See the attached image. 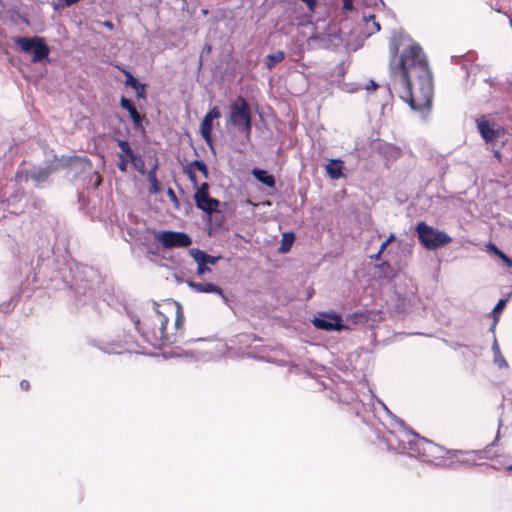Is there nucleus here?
<instances>
[{
	"instance_id": "43",
	"label": "nucleus",
	"mask_w": 512,
	"mask_h": 512,
	"mask_svg": "<svg viewBox=\"0 0 512 512\" xmlns=\"http://www.w3.org/2000/svg\"><path fill=\"white\" fill-rule=\"evenodd\" d=\"M104 25L110 29L113 28V24L110 21H106Z\"/></svg>"
},
{
	"instance_id": "40",
	"label": "nucleus",
	"mask_w": 512,
	"mask_h": 512,
	"mask_svg": "<svg viewBox=\"0 0 512 512\" xmlns=\"http://www.w3.org/2000/svg\"><path fill=\"white\" fill-rule=\"evenodd\" d=\"M382 254L383 253H380V250H378V252L376 254L371 255L370 258L373 260H380Z\"/></svg>"
},
{
	"instance_id": "3",
	"label": "nucleus",
	"mask_w": 512,
	"mask_h": 512,
	"mask_svg": "<svg viewBox=\"0 0 512 512\" xmlns=\"http://www.w3.org/2000/svg\"><path fill=\"white\" fill-rule=\"evenodd\" d=\"M410 454L436 466H448L449 450L417 434L408 440Z\"/></svg>"
},
{
	"instance_id": "9",
	"label": "nucleus",
	"mask_w": 512,
	"mask_h": 512,
	"mask_svg": "<svg viewBox=\"0 0 512 512\" xmlns=\"http://www.w3.org/2000/svg\"><path fill=\"white\" fill-rule=\"evenodd\" d=\"M476 125L481 137L487 144L494 143L504 132L499 125L490 123L485 116L476 119Z\"/></svg>"
},
{
	"instance_id": "38",
	"label": "nucleus",
	"mask_w": 512,
	"mask_h": 512,
	"mask_svg": "<svg viewBox=\"0 0 512 512\" xmlns=\"http://www.w3.org/2000/svg\"><path fill=\"white\" fill-rule=\"evenodd\" d=\"M20 387H21L23 390L28 391V390L30 389V383H29V381H27V380H22V381L20 382Z\"/></svg>"
},
{
	"instance_id": "13",
	"label": "nucleus",
	"mask_w": 512,
	"mask_h": 512,
	"mask_svg": "<svg viewBox=\"0 0 512 512\" xmlns=\"http://www.w3.org/2000/svg\"><path fill=\"white\" fill-rule=\"evenodd\" d=\"M117 144L119 148L125 153L126 156H129L131 164L134 166V168L140 172L141 174L145 173V162L143 158L134 153L129 142L126 140H117Z\"/></svg>"
},
{
	"instance_id": "5",
	"label": "nucleus",
	"mask_w": 512,
	"mask_h": 512,
	"mask_svg": "<svg viewBox=\"0 0 512 512\" xmlns=\"http://www.w3.org/2000/svg\"><path fill=\"white\" fill-rule=\"evenodd\" d=\"M14 43L17 48L27 54H32L31 62L38 63L48 58L50 48L45 42L44 38L39 36L34 37H16Z\"/></svg>"
},
{
	"instance_id": "21",
	"label": "nucleus",
	"mask_w": 512,
	"mask_h": 512,
	"mask_svg": "<svg viewBox=\"0 0 512 512\" xmlns=\"http://www.w3.org/2000/svg\"><path fill=\"white\" fill-rule=\"evenodd\" d=\"M295 240V235L293 232H286L282 235L281 243L279 246L280 253H287L290 251L293 242Z\"/></svg>"
},
{
	"instance_id": "12",
	"label": "nucleus",
	"mask_w": 512,
	"mask_h": 512,
	"mask_svg": "<svg viewBox=\"0 0 512 512\" xmlns=\"http://www.w3.org/2000/svg\"><path fill=\"white\" fill-rule=\"evenodd\" d=\"M477 453L475 451L449 450L448 465L459 463L465 466L476 464Z\"/></svg>"
},
{
	"instance_id": "14",
	"label": "nucleus",
	"mask_w": 512,
	"mask_h": 512,
	"mask_svg": "<svg viewBox=\"0 0 512 512\" xmlns=\"http://www.w3.org/2000/svg\"><path fill=\"white\" fill-rule=\"evenodd\" d=\"M185 172L194 187H198L199 185L196 178V172H200L204 178H207L209 173L207 165L202 160H195L190 162L186 166Z\"/></svg>"
},
{
	"instance_id": "6",
	"label": "nucleus",
	"mask_w": 512,
	"mask_h": 512,
	"mask_svg": "<svg viewBox=\"0 0 512 512\" xmlns=\"http://www.w3.org/2000/svg\"><path fill=\"white\" fill-rule=\"evenodd\" d=\"M251 118L252 115L249 104L243 97L239 96L236 102L230 105L231 124L249 137L252 130Z\"/></svg>"
},
{
	"instance_id": "24",
	"label": "nucleus",
	"mask_w": 512,
	"mask_h": 512,
	"mask_svg": "<svg viewBox=\"0 0 512 512\" xmlns=\"http://www.w3.org/2000/svg\"><path fill=\"white\" fill-rule=\"evenodd\" d=\"M285 59V53L281 50L276 53L269 54L266 57V66L269 70L275 67L276 64L282 62Z\"/></svg>"
},
{
	"instance_id": "37",
	"label": "nucleus",
	"mask_w": 512,
	"mask_h": 512,
	"mask_svg": "<svg viewBox=\"0 0 512 512\" xmlns=\"http://www.w3.org/2000/svg\"><path fill=\"white\" fill-rule=\"evenodd\" d=\"M137 90V95L138 97H142L144 98L145 97V85L144 84H141L138 86V89Z\"/></svg>"
},
{
	"instance_id": "7",
	"label": "nucleus",
	"mask_w": 512,
	"mask_h": 512,
	"mask_svg": "<svg viewBox=\"0 0 512 512\" xmlns=\"http://www.w3.org/2000/svg\"><path fill=\"white\" fill-rule=\"evenodd\" d=\"M155 239L166 249L185 248L191 245V238L184 232L154 231Z\"/></svg>"
},
{
	"instance_id": "45",
	"label": "nucleus",
	"mask_w": 512,
	"mask_h": 512,
	"mask_svg": "<svg viewBox=\"0 0 512 512\" xmlns=\"http://www.w3.org/2000/svg\"><path fill=\"white\" fill-rule=\"evenodd\" d=\"M510 23H511V26H512V20L510 19Z\"/></svg>"
},
{
	"instance_id": "39",
	"label": "nucleus",
	"mask_w": 512,
	"mask_h": 512,
	"mask_svg": "<svg viewBox=\"0 0 512 512\" xmlns=\"http://www.w3.org/2000/svg\"><path fill=\"white\" fill-rule=\"evenodd\" d=\"M369 19L373 20V25L375 27V31H379L380 30V24L378 22H375V16L371 15V16H369Z\"/></svg>"
},
{
	"instance_id": "11",
	"label": "nucleus",
	"mask_w": 512,
	"mask_h": 512,
	"mask_svg": "<svg viewBox=\"0 0 512 512\" xmlns=\"http://www.w3.org/2000/svg\"><path fill=\"white\" fill-rule=\"evenodd\" d=\"M313 324L316 328L325 331L341 330L344 327L341 316L335 314L316 317Z\"/></svg>"
},
{
	"instance_id": "36",
	"label": "nucleus",
	"mask_w": 512,
	"mask_h": 512,
	"mask_svg": "<svg viewBox=\"0 0 512 512\" xmlns=\"http://www.w3.org/2000/svg\"><path fill=\"white\" fill-rule=\"evenodd\" d=\"M94 187L98 188L102 184V176L98 172H94Z\"/></svg>"
},
{
	"instance_id": "2",
	"label": "nucleus",
	"mask_w": 512,
	"mask_h": 512,
	"mask_svg": "<svg viewBox=\"0 0 512 512\" xmlns=\"http://www.w3.org/2000/svg\"><path fill=\"white\" fill-rule=\"evenodd\" d=\"M172 314L174 326L171 332L167 330L169 317L159 310L152 315L145 316L142 320L135 319L133 321L136 329L147 343L154 347H161L175 344L184 334L185 317L182 308L178 305Z\"/></svg>"
},
{
	"instance_id": "42",
	"label": "nucleus",
	"mask_w": 512,
	"mask_h": 512,
	"mask_svg": "<svg viewBox=\"0 0 512 512\" xmlns=\"http://www.w3.org/2000/svg\"><path fill=\"white\" fill-rule=\"evenodd\" d=\"M494 156L500 161L501 160V153L498 150L494 151Z\"/></svg>"
},
{
	"instance_id": "44",
	"label": "nucleus",
	"mask_w": 512,
	"mask_h": 512,
	"mask_svg": "<svg viewBox=\"0 0 512 512\" xmlns=\"http://www.w3.org/2000/svg\"><path fill=\"white\" fill-rule=\"evenodd\" d=\"M507 470H508V471H512V465H509V466L507 467Z\"/></svg>"
},
{
	"instance_id": "31",
	"label": "nucleus",
	"mask_w": 512,
	"mask_h": 512,
	"mask_svg": "<svg viewBox=\"0 0 512 512\" xmlns=\"http://www.w3.org/2000/svg\"><path fill=\"white\" fill-rule=\"evenodd\" d=\"M377 267L382 270V272H383L385 277H388L392 273L391 264L389 262H387V261L382 262Z\"/></svg>"
},
{
	"instance_id": "33",
	"label": "nucleus",
	"mask_w": 512,
	"mask_h": 512,
	"mask_svg": "<svg viewBox=\"0 0 512 512\" xmlns=\"http://www.w3.org/2000/svg\"><path fill=\"white\" fill-rule=\"evenodd\" d=\"M394 240H395V235L390 234L389 237L381 244V246L379 248L380 253H383L385 251V249L387 248V246Z\"/></svg>"
},
{
	"instance_id": "32",
	"label": "nucleus",
	"mask_w": 512,
	"mask_h": 512,
	"mask_svg": "<svg viewBox=\"0 0 512 512\" xmlns=\"http://www.w3.org/2000/svg\"><path fill=\"white\" fill-rule=\"evenodd\" d=\"M494 348L497 350V353L500 354L499 348L496 345ZM495 362L498 364L499 367H507L508 366L507 362L501 355L495 357Z\"/></svg>"
},
{
	"instance_id": "25",
	"label": "nucleus",
	"mask_w": 512,
	"mask_h": 512,
	"mask_svg": "<svg viewBox=\"0 0 512 512\" xmlns=\"http://www.w3.org/2000/svg\"><path fill=\"white\" fill-rule=\"evenodd\" d=\"M118 163L117 167L121 172H126L128 163L130 162L129 156H126L125 153L120 149V152L118 153Z\"/></svg>"
},
{
	"instance_id": "15",
	"label": "nucleus",
	"mask_w": 512,
	"mask_h": 512,
	"mask_svg": "<svg viewBox=\"0 0 512 512\" xmlns=\"http://www.w3.org/2000/svg\"><path fill=\"white\" fill-rule=\"evenodd\" d=\"M81 160H86V158L85 157L83 158V157H80L77 155H73V156L62 155L61 157H56L50 163V165L52 167V170L57 171L60 169H67V168L71 167L73 164H75Z\"/></svg>"
},
{
	"instance_id": "27",
	"label": "nucleus",
	"mask_w": 512,
	"mask_h": 512,
	"mask_svg": "<svg viewBox=\"0 0 512 512\" xmlns=\"http://www.w3.org/2000/svg\"><path fill=\"white\" fill-rule=\"evenodd\" d=\"M506 303H507V300L506 299H500L498 301V303L496 304V306L494 307L493 309V315H494V324L498 321L499 319V314L502 312V310L504 309V307L506 306Z\"/></svg>"
},
{
	"instance_id": "28",
	"label": "nucleus",
	"mask_w": 512,
	"mask_h": 512,
	"mask_svg": "<svg viewBox=\"0 0 512 512\" xmlns=\"http://www.w3.org/2000/svg\"><path fill=\"white\" fill-rule=\"evenodd\" d=\"M492 250L507 266L512 267V259H510L504 252L495 246H492Z\"/></svg>"
},
{
	"instance_id": "18",
	"label": "nucleus",
	"mask_w": 512,
	"mask_h": 512,
	"mask_svg": "<svg viewBox=\"0 0 512 512\" xmlns=\"http://www.w3.org/2000/svg\"><path fill=\"white\" fill-rule=\"evenodd\" d=\"M190 255L197 264L214 265L217 263L219 257L211 256L198 248L190 249Z\"/></svg>"
},
{
	"instance_id": "41",
	"label": "nucleus",
	"mask_w": 512,
	"mask_h": 512,
	"mask_svg": "<svg viewBox=\"0 0 512 512\" xmlns=\"http://www.w3.org/2000/svg\"><path fill=\"white\" fill-rule=\"evenodd\" d=\"M79 0H64L65 6H71Z\"/></svg>"
},
{
	"instance_id": "22",
	"label": "nucleus",
	"mask_w": 512,
	"mask_h": 512,
	"mask_svg": "<svg viewBox=\"0 0 512 512\" xmlns=\"http://www.w3.org/2000/svg\"><path fill=\"white\" fill-rule=\"evenodd\" d=\"M148 181L150 183V186L148 188V191L150 194H157L160 192V183L157 179L156 175V166L152 168L150 171H148L147 174Z\"/></svg>"
},
{
	"instance_id": "20",
	"label": "nucleus",
	"mask_w": 512,
	"mask_h": 512,
	"mask_svg": "<svg viewBox=\"0 0 512 512\" xmlns=\"http://www.w3.org/2000/svg\"><path fill=\"white\" fill-rule=\"evenodd\" d=\"M252 175L262 184L267 187L274 188L275 187V178L273 175L269 174L266 170H262L259 168H254L252 170Z\"/></svg>"
},
{
	"instance_id": "4",
	"label": "nucleus",
	"mask_w": 512,
	"mask_h": 512,
	"mask_svg": "<svg viewBox=\"0 0 512 512\" xmlns=\"http://www.w3.org/2000/svg\"><path fill=\"white\" fill-rule=\"evenodd\" d=\"M415 230L420 243L428 250H436L452 241L447 233L435 229L423 221L417 223Z\"/></svg>"
},
{
	"instance_id": "34",
	"label": "nucleus",
	"mask_w": 512,
	"mask_h": 512,
	"mask_svg": "<svg viewBox=\"0 0 512 512\" xmlns=\"http://www.w3.org/2000/svg\"><path fill=\"white\" fill-rule=\"evenodd\" d=\"M197 265H198V267H197V274L199 276L204 275L205 273L211 271L210 268L207 265H205V264H203V265L202 264H197Z\"/></svg>"
},
{
	"instance_id": "26",
	"label": "nucleus",
	"mask_w": 512,
	"mask_h": 512,
	"mask_svg": "<svg viewBox=\"0 0 512 512\" xmlns=\"http://www.w3.org/2000/svg\"><path fill=\"white\" fill-rule=\"evenodd\" d=\"M400 42H401V37L396 36V35H394L390 40L389 49H390L391 55L393 57H396V55L399 52Z\"/></svg>"
},
{
	"instance_id": "16",
	"label": "nucleus",
	"mask_w": 512,
	"mask_h": 512,
	"mask_svg": "<svg viewBox=\"0 0 512 512\" xmlns=\"http://www.w3.org/2000/svg\"><path fill=\"white\" fill-rule=\"evenodd\" d=\"M188 286L198 293H215L221 296L222 298H225L223 290L213 283L188 281Z\"/></svg>"
},
{
	"instance_id": "10",
	"label": "nucleus",
	"mask_w": 512,
	"mask_h": 512,
	"mask_svg": "<svg viewBox=\"0 0 512 512\" xmlns=\"http://www.w3.org/2000/svg\"><path fill=\"white\" fill-rule=\"evenodd\" d=\"M221 117V112L218 107H213L203 118L200 124V133L206 143L210 144L212 140L213 121Z\"/></svg>"
},
{
	"instance_id": "23",
	"label": "nucleus",
	"mask_w": 512,
	"mask_h": 512,
	"mask_svg": "<svg viewBox=\"0 0 512 512\" xmlns=\"http://www.w3.org/2000/svg\"><path fill=\"white\" fill-rule=\"evenodd\" d=\"M52 172H54V170H52L51 165H49V166H47L43 169H40L36 172H32L30 174V178L37 183H41V182L46 181Z\"/></svg>"
},
{
	"instance_id": "17",
	"label": "nucleus",
	"mask_w": 512,
	"mask_h": 512,
	"mask_svg": "<svg viewBox=\"0 0 512 512\" xmlns=\"http://www.w3.org/2000/svg\"><path fill=\"white\" fill-rule=\"evenodd\" d=\"M120 106L128 111L136 129L142 126V116L129 99L122 97L120 100Z\"/></svg>"
},
{
	"instance_id": "30",
	"label": "nucleus",
	"mask_w": 512,
	"mask_h": 512,
	"mask_svg": "<svg viewBox=\"0 0 512 512\" xmlns=\"http://www.w3.org/2000/svg\"><path fill=\"white\" fill-rule=\"evenodd\" d=\"M167 195H168L170 201L174 204L175 209H179L180 204H179L177 195L172 188L167 189Z\"/></svg>"
},
{
	"instance_id": "29",
	"label": "nucleus",
	"mask_w": 512,
	"mask_h": 512,
	"mask_svg": "<svg viewBox=\"0 0 512 512\" xmlns=\"http://www.w3.org/2000/svg\"><path fill=\"white\" fill-rule=\"evenodd\" d=\"M125 75L127 85L133 87L134 89H138V86L140 85L139 81L129 72H125Z\"/></svg>"
},
{
	"instance_id": "1",
	"label": "nucleus",
	"mask_w": 512,
	"mask_h": 512,
	"mask_svg": "<svg viewBox=\"0 0 512 512\" xmlns=\"http://www.w3.org/2000/svg\"><path fill=\"white\" fill-rule=\"evenodd\" d=\"M393 72L399 97L415 111H429L434 86L432 72L422 48L414 44L404 49Z\"/></svg>"
},
{
	"instance_id": "19",
	"label": "nucleus",
	"mask_w": 512,
	"mask_h": 512,
	"mask_svg": "<svg viewBox=\"0 0 512 512\" xmlns=\"http://www.w3.org/2000/svg\"><path fill=\"white\" fill-rule=\"evenodd\" d=\"M325 169L330 178L339 179L343 175V161L340 159L330 160Z\"/></svg>"
},
{
	"instance_id": "8",
	"label": "nucleus",
	"mask_w": 512,
	"mask_h": 512,
	"mask_svg": "<svg viewBox=\"0 0 512 512\" xmlns=\"http://www.w3.org/2000/svg\"><path fill=\"white\" fill-rule=\"evenodd\" d=\"M197 190L194 194V200L196 207L208 214H212L213 212L218 211V207L220 205L219 200L212 198L209 196V185L207 182H203L202 184L196 187Z\"/></svg>"
},
{
	"instance_id": "35",
	"label": "nucleus",
	"mask_w": 512,
	"mask_h": 512,
	"mask_svg": "<svg viewBox=\"0 0 512 512\" xmlns=\"http://www.w3.org/2000/svg\"><path fill=\"white\" fill-rule=\"evenodd\" d=\"M343 9L346 11H352L354 9L353 0H343Z\"/></svg>"
}]
</instances>
